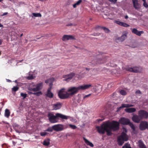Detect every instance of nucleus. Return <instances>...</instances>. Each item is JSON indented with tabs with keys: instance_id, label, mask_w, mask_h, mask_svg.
Segmentation results:
<instances>
[{
	"instance_id": "1",
	"label": "nucleus",
	"mask_w": 148,
	"mask_h": 148,
	"mask_svg": "<svg viewBox=\"0 0 148 148\" xmlns=\"http://www.w3.org/2000/svg\"><path fill=\"white\" fill-rule=\"evenodd\" d=\"M96 128L99 133L103 134L106 131L108 136H110L112 134V130L116 131L119 129V123L115 121H113L112 122L107 121L101 126L97 127Z\"/></svg>"
},
{
	"instance_id": "2",
	"label": "nucleus",
	"mask_w": 148,
	"mask_h": 148,
	"mask_svg": "<svg viewBox=\"0 0 148 148\" xmlns=\"http://www.w3.org/2000/svg\"><path fill=\"white\" fill-rule=\"evenodd\" d=\"M92 87V85L91 84L80 85L77 87H71L68 88L67 92L69 96H73L77 94L79 90H85Z\"/></svg>"
},
{
	"instance_id": "3",
	"label": "nucleus",
	"mask_w": 148,
	"mask_h": 148,
	"mask_svg": "<svg viewBox=\"0 0 148 148\" xmlns=\"http://www.w3.org/2000/svg\"><path fill=\"white\" fill-rule=\"evenodd\" d=\"M48 117L50 122L52 123H55L58 122V118H60L62 119H67L70 116H67L59 113H56L55 115L52 113H49Z\"/></svg>"
},
{
	"instance_id": "4",
	"label": "nucleus",
	"mask_w": 148,
	"mask_h": 148,
	"mask_svg": "<svg viewBox=\"0 0 148 148\" xmlns=\"http://www.w3.org/2000/svg\"><path fill=\"white\" fill-rule=\"evenodd\" d=\"M119 122L122 125H129L134 131L135 130V127L132 123L130 122L129 120L128 119L124 117L121 118L119 119Z\"/></svg>"
},
{
	"instance_id": "5",
	"label": "nucleus",
	"mask_w": 148,
	"mask_h": 148,
	"mask_svg": "<svg viewBox=\"0 0 148 148\" xmlns=\"http://www.w3.org/2000/svg\"><path fill=\"white\" fill-rule=\"evenodd\" d=\"M128 140V137L126 134L124 132H122L121 135L118 138V142L119 145H122L125 141Z\"/></svg>"
},
{
	"instance_id": "6",
	"label": "nucleus",
	"mask_w": 148,
	"mask_h": 148,
	"mask_svg": "<svg viewBox=\"0 0 148 148\" xmlns=\"http://www.w3.org/2000/svg\"><path fill=\"white\" fill-rule=\"evenodd\" d=\"M64 89L60 90L58 93V95L61 99H66L69 98L70 96L68 92H64Z\"/></svg>"
},
{
	"instance_id": "7",
	"label": "nucleus",
	"mask_w": 148,
	"mask_h": 148,
	"mask_svg": "<svg viewBox=\"0 0 148 148\" xmlns=\"http://www.w3.org/2000/svg\"><path fill=\"white\" fill-rule=\"evenodd\" d=\"M126 70L130 72L137 73L141 72L142 71V69L141 68L138 67H135L133 68L127 67Z\"/></svg>"
},
{
	"instance_id": "8",
	"label": "nucleus",
	"mask_w": 148,
	"mask_h": 148,
	"mask_svg": "<svg viewBox=\"0 0 148 148\" xmlns=\"http://www.w3.org/2000/svg\"><path fill=\"white\" fill-rule=\"evenodd\" d=\"M138 114L142 119L148 118V112L145 110H139L138 112Z\"/></svg>"
},
{
	"instance_id": "9",
	"label": "nucleus",
	"mask_w": 148,
	"mask_h": 148,
	"mask_svg": "<svg viewBox=\"0 0 148 148\" xmlns=\"http://www.w3.org/2000/svg\"><path fill=\"white\" fill-rule=\"evenodd\" d=\"M127 33L126 32H124L121 37H118L115 39V41L116 42H121L127 38Z\"/></svg>"
},
{
	"instance_id": "10",
	"label": "nucleus",
	"mask_w": 148,
	"mask_h": 148,
	"mask_svg": "<svg viewBox=\"0 0 148 148\" xmlns=\"http://www.w3.org/2000/svg\"><path fill=\"white\" fill-rule=\"evenodd\" d=\"M148 123L146 121H142L140 124L139 128L140 129L142 130H145L148 128Z\"/></svg>"
},
{
	"instance_id": "11",
	"label": "nucleus",
	"mask_w": 148,
	"mask_h": 148,
	"mask_svg": "<svg viewBox=\"0 0 148 148\" xmlns=\"http://www.w3.org/2000/svg\"><path fill=\"white\" fill-rule=\"evenodd\" d=\"M74 73H72L68 75H64L63 76V78H64V81H69L72 79V77L75 75Z\"/></svg>"
},
{
	"instance_id": "12",
	"label": "nucleus",
	"mask_w": 148,
	"mask_h": 148,
	"mask_svg": "<svg viewBox=\"0 0 148 148\" xmlns=\"http://www.w3.org/2000/svg\"><path fill=\"white\" fill-rule=\"evenodd\" d=\"M43 84L42 83H40L37 84L36 87L33 88H31L30 90L34 92H36L41 89L42 87Z\"/></svg>"
},
{
	"instance_id": "13",
	"label": "nucleus",
	"mask_w": 148,
	"mask_h": 148,
	"mask_svg": "<svg viewBox=\"0 0 148 148\" xmlns=\"http://www.w3.org/2000/svg\"><path fill=\"white\" fill-rule=\"evenodd\" d=\"M54 130L56 131H60L62 130L63 129V126L61 124L54 125L52 126Z\"/></svg>"
},
{
	"instance_id": "14",
	"label": "nucleus",
	"mask_w": 148,
	"mask_h": 148,
	"mask_svg": "<svg viewBox=\"0 0 148 148\" xmlns=\"http://www.w3.org/2000/svg\"><path fill=\"white\" fill-rule=\"evenodd\" d=\"M53 85V84L51 83L49 85L50 87L48 89L47 93L46 94V96L50 98H52L53 97V95L51 92V90Z\"/></svg>"
},
{
	"instance_id": "15",
	"label": "nucleus",
	"mask_w": 148,
	"mask_h": 148,
	"mask_svg": "<svg viewBox=\"0 0 148 148\" xmlns=\"http://www.w3.org/2000/svg\"><path fill=\"white\" fill-rule=\"evenodd\" d=\"M74 36L70 35H64L63 36L62 40L63 41H66L74 39Z\"/></svg>"
},
{
	"instance_id": "16",
	"label": "nucleus",
	"mask_w": 148,
	"mask_h": 148,
	"mask_svg": "<svg viewBox=\"0 0 148 148\" xmlns=\"http://www.w3.org/2000/svg\"><path fill=\"white\" fill-rule=\"evenodd\" d=\"M133 5L136 10H138L140 8V5L138 3L137 0H132Z\"/></svg>"
},
{
	"instance_id": "17",
	"label": "nucleus",
	"mask_w": 148,
	"mask_h": 148,
	"mask_svg": "<svg viewBox=\"0 0 148 148\" xmlns=\"http://www.w3.org/2000/svg\"><path fill=\"white\" fill-rule=\"evenodd\" d=\"M132 120L135 122L136 123H139L140 121L142 119L140 116L138 115H134L132 118Z\"/></svg>"
},
{
	"instance_id": "18",
	"label": "nucleus",
	"mask_w": 148,
	"mask_h": 148,
	"mask_svg": "<svg viewBox=\"0 0 148 148\" xmlns=\"http://www.w3.org/2000/svg\"><path fill=\"white\" fill-rule=\"evenodd\" d=\"M132 31L133 33L138 36H140L141 34L143 33V31H139L136 28H133Z\"/></svg>"
},
{
	"instance_id": "19",
	"label": "nucleus",
	"mask_w": 148,
	"mask_h": 148,
	"mask_svg": "<svg viewBox=\"0 0 148 148\" xmlns=\"http://www.w3.org/2000/svg\"><path fill=\"white\" fill-rule=\"evenodd\" d=\"M62 106L61 103H58L53 105V109L54 110H57L60 109Z\"/></svg>"
},
{
	"instance_id": "20",
	"label": "nucleus",
	"mask_w": 148,
	"mask_h": 148,
	"mask_svg": "<svg viewBox=\"0 0 148 148\" xmlns=\"http://www.w3.org/2000/svg\"><path fill=\"white\" fill-rule=\"evenodd\" d=\"M134 106V105L132 104H122L121 106L119 108L120 109L124 108H128L130 107H133Z\"/></svg>"
},
{
	"instance_id": "21",
	"label": "nucleus",
	"mask_w": 148,
	"mask_h": 148,
	"mask_svg": "<svg viewBox=\"0 0 148 148\" xmlns=\"http://www.w3.org/2000/svg\"><path fill=\"white\" fill-rule=\"evenodd\" d=\"M83 139L85 143L87 145H89L92 147H93L94 145L92 143L89 141L84 137L83 138Z\"/></svg>"
},
{
	"instance_id": "22",
	"label": "nucleus",
	"mask_w": 148,
	"mask_h": 148,
	"mask_svg": "<svg viewBox=\"0 0 148 148\" xmlns=\"http://www.w3.org/2000/svg\"><path fill=\"white\" fill-rule=\"evenodd\" d=\"M136 111V109L134 108H127L125 109V111L128 113H132L135 112Z\"/></svg>"
},
{
	"instance_id": "23",
	"label": "nucleus",
	"mask_w": 148,
	"mask_h": 148,
	"mask_svg": "<svg viewBox=\"0 0 148 148\" xmlns=\"http://www.w3.org/2000/svg\"><path fill=\"white\" fill-rule=\"evenodd\" d=\"M10 112L9 110L6 109L5 110L4 115L5 117L7 118H8L10 115Z\"/></svg>"
},
{
	"instance_id": "24",
	"label": "nucleus",
	"mask_w": 148,
	"mask_h": 148,
	"mask_svg": "<svg viewBox=\"0 0 148 148\" xmlns=\"http://www.w3.org/2000/svg\"><path fill=\"white\" fill-rule=\"evenodd\" d=\"M35 77V76H34L32 74H29L28 76L26 77L25 78L28 80H31L34 79Z\"/></svg>"
},
{
	"instance_id": "25",
	"label": "nucleus",
	"mask_w": 148,
	"mask_h": 148,
	"mask_svg": "<svg viewBox=\"0 0 148 148\" xmlns=\"http://www.w3.org/2000/svg\"><path fill=\"white\" fill-rule=\"evenodd\" d=\"M54 80V79L53 78H52L46 80L45 81V83L46 84L49 83V85L51 83L52 84Z\"/></svg>"
},
{
	"instance_id": "26",
	"label": "nucleus",
	"mask_w": 148,
	"mask_h": 148,
	"mask_svg": "<svg viewBox=\"0 0 148 148\" xmlns=\"http://www.w3.org/2000/svg\"><path fill=\"white\" fill-rule=\"evenodd\" d=\"M33 16L32 17L33 18V16L35 17H41L42 16L41 14L40 13H33L32 14Z\"/></svg>"
},
{
	"instance_id": "27",
	"label": "nucleus",
	"mask_w": 148,
	"mask_h": 148,
	"mask_svg": "<svg viewBox=\"0 0 148 148\" xmlns=\"http://www.w3.org/2000/svg\"><path fill=\"white\" fill-rule=\"evenodd\" d=\"M43 144L45 146H48L49 144V140L48 139L46 140H45L43 142Z\"/></svg>"
},
{
	"instance_id": "28",
	"label": "nucleus",
	"mask_w": 148,
	"mask_h": 148,
	"mask_svg": "<svg viewBox=\"0 0 148 148\" xmlns=\"http://www.w3.org/2000/svg\"><path fill=\"white\" fill-rule=\"evenodd\" d=\"M82 1V0H79L75 3L73 5L74 8H75L77 5H79Z\"/></svg>"
},
{
	"instance_id": "29",
	"label": "nucleus",
	"mask_w": 148,
	"mask_h": 148,
	"mask_svg": "<svg viewBox=\"0 0 148 148\" xmlns=\"http://www.w3.org/2000/svg\"><path fill=\"white\" fill-rule=\"evenodd\" d=\"M138 143L139 145L140 148H145L144 144L141 141L139 140Z\"/></svg>"
},
{
	"instance_id": "30",
	"label": "nucleus",
	"mask_w": 148,
	"mask_h": 148,
	"mask_svg": "<svg viewBox=\"0 0 148 148\" xmlns=\"http://www.w3.org/2000/svg\"><path fill=\"white\" fill-rule=\"evenodd\" d=\"M81 97L80 95H78L76 98V101L78 103H79L81 100Z\"/></svg>"
},
{
	"instance_id": "31",
	"label": "nucleus",
	"mask_w": 148,
	"mask_h": 148,
	"mask_svg": "<svg viewBox=\"0 0 148 148\" xmlns=\"http://www.w3.org/2000/svg\"><path fill=\"white\" fill-rule=\"evenodd\" d=\"M18 89H19V87L17 86H14L12 88V91L15 92L17 91L18 90Z\"/></svg>"
},
{
	"instance_id": "32",
	"label": "nucleus",
	"mask_w": 148,
	"mask_h": 148,
	"mask_svg": "<svg viewBox=\"0 0 148 148\" xmlns=\"http://www.w3.org/2000/svg\"><path fill=\"white\" fill-rule=\"evenodd\" d=\"M122 148H131L130 144L126 143L123 146Z\"/></svg>"
},
{
	"instance_id": "33",
	"label": "nucleus",
	"mask_w": 148,
	"mask_h": 148,
	"mask_svg": "<svg viewBox=\"0 0 148 148\" xmlns=\"http://www.w3.org/2000/svg\"><path fill=\"white\" fill-rule=\"evenodd\" d=\"M135 94L137 95L140 96L142 94V93L139 90H137L135 92Z\"/></svg>"
},
{
	"instance_id": "34",
	"label": "nucleus",
	"mask_w": 148,
	"mask_h": 148,
	"mask_svg": "<svg viewBox=\"0 0 148 148\" xmlns=\"http://www.w3.org/2000/svg\"><path fill=\"white\" fill-rule=\"evenodd\" d=\"M34 95L36 96H39L42 94V93L41 91L38 92H34Z\"/></svg>"
},
{
	"instance_id": "35",
	"label": "nucleus",
	"mask_w": 148,
	"mask_h": 148,
	"mask_svg": "<svg viewBox=\"0 0 148 148\" xmlns=\"http://www.w3.org/2000/svg\"><path fill=\"white\" fill-rule=\"evenodd\" d=\"M121 26L125 27H128L130 26V25H129L123 22H122Z\"/></svg>"
},
{
	"instance_id": "36",
	"label": "nucleus",
	"mask_w": 148,
	"mask_h": 148,
	"mask_svg": "<svg viewBox=\"0 0 148 148\" xmlns=\"http://www.w3.org/2000/svg\"><path fill=\"white\" fill-rule=\"evenodd\" d=\"M120 93L123 95H125L126 94V92L123 90H121L120 91Z\"/></svg>"
},
{
	"instance_id": "37",
	"label": "nucleus",
	"mask_w": 148,
	"mask_h": 148,
	"mask_svg": "<svg viewBox=\"0 0 148 148\" xmlns=\"http://www.w3.org/2000/svg\"><path fill=\"white\" fill-rule=\"evenodd\" d=\"M101 59H96L95 60V62H96V64L101 63H102V62H101Z\"/></svg>"
},
{
	"instance_id": "38",
	"label": "nucleus",
	"mask_w": 148,
	"mask_h": 148,
	"mask_svg": "<svg viewBox=\"0 0 148 148\" xmlns=\"http://www.w3.org/2000/svg\"><path fill=\"white\" fill-rule=\"evenodd\" d=\"M69 126H70V127H71V128L73 129H75L77 128L76 126L74 125H72L70 124L69 125Z\"/></svg>"
},
{
	"instance_id": "39",
	"label": "nucleus",
	"mask_w": 148,
	"mask_h": 148,
	"mask_svg": "<svg viewBox=\"0 0 148 148\" xmlns=\"http://www.w3.org/2000/svg\"><path fill=\"white\" fill-rule=\"evenodd\" d=\"M21 96L22 97L23 99H25L27 97V94L26 93L21 92Z\"/></svg>"
},
{
	"instance_id": "40",
	"label": "nucleus",
	"mask_w": 148,
	"mask_h": 148,
	"mask_svg": "<svg viewBox=\"0 0 148 148\" xmlns=\"http://www.w3.org/2000/svg\"><path fill=\"white\" fill-rule=\"evenodd\" d=\"M115 23H116L117 24L121 26L122 25V22H121L119 21H115Z\"/></svg>"
},
{
	"instance_id": "41",
	"label": "nucleus",
	"mask_w": 148,
	"mask_h": 148,
	"mask_svg": "<svg viewBox=\"0 0 148 148\" xmlns=\"http://www.w3.org/2000/svg\"><path fill=\"white\" fill-rule=\"evenodd\" d=\"M103 29L106 33H108L110 32L109 30L106 27H103Z\"/></svg>"
},
{
	"instance_id": "42",
	"label": "nucleus",
	"mask_w": 148,
	"mask_h": 148,
	"mask_svg": "<svg viewBox=\"0 0 148 148\" xmlns=\"http://www.w3.org/2000/svg\"><path fill=\"white\" fill-rule=\"evenodd\" d=\"M53 129L52 127V128L49 127L47 130H46V131L52 132L53 131Z\"/></svg>"
},
{
	"instance_id": "43",
	"label": "nucleus",
	"mask_w": 148,
	"mask_h": 148,
	"mask_svg": "<svg viewBox=\"0 0 148 148\" xmlns=\"http://www.w3.org/2000/svg\"><path fill=\"white\" fill-rule=\"evenodd\" d=\"M143 2H144L143 4V6L146 8H147L148 7V5L146 3V1H145Z\"/></svg>"
},
{
	"instance_id": "44",
	"label": "nucleus",
	"mask_w": 148,
	"mask_h": 148,
	"mask_svg": "<svg viewBox=\"0 0 148 148\" xmlns=\"http://www.w3.org/2000/svg\"><path fill=\"white\" fill-rule=\"evenodd\" d=\"M47 133L45 132H41L40 133V135L41 136H44L46 135Z\"/></svg>"
},
{
	"instance_id": "45",
	"label": "nucleus",
	"mask_w": 148,
	"mask_h": 148,
	"mask_svg": "<svg viewBox=\"0 0 148 148\" xmlns=\"http://www.w3.org/2000/svg\"><path fill=\"white\" fill-rule=\"evenodd\" d=\"M100 34L99 33H93V35L95 36H99Z\"/></svg>"
},
{
	"instance_id": "46",
	"label": "nucleus",
	"mask_w": 148,
	"mask_h": 148,
	"mask_svg": "<svg viewBox=\"0 0 148 148\" xmlns=\"http://www.w3.org/2000/svg\"><path fill=\"white\" fill-rule=\"evenodd\" d=\"M8 14V12H5L3 13V14L1 15V16H3L5 15H7Z\"/></svg>"
},
{
	"instance_id": "47",
	"label": "nucleus",
	"mask_w": 148,
	"mask_h": 148,
	"mask_svg": "<svg viewBox=\"0 0 148 148\" xmlns=\"http://www.w3.org/2000/svg\"><path fill=\"white\" fill-rule=\"evenodd\" d=\"M91 95L90 94H89L88 95H85V96L83 98L84 99H85L87 97H89Z\"/></svg>"
},
{
	"instance_id": "48",
	"label": "nucleus",
	"mask_w": 148,
	"mask_h": 148,
	"mask_svg": "<svg viewBox=\"0 0 148 148\" xmlns=\"http://www.w3.org/2000/svg\"><path fill=\"white\" fill-rule=\"evenodd\" d=\"M28 93L29 94H33L34 95L33 93L32 92H30V91H28Z\"/></svg>"
},
{
	"instance_id": "49",
	"label": "nucleus",
	"mask_w": 148,
	"mask_h": 148,
	"mask_svg": "<svg viewBox=\"0 0 148 148\" xmlns=\"http://www.w3.org/2000/svg\"><path fill=\"white\" fill-rule=\"evenodd\" d=\"M2 40L1 39H0V45H1L2 44Z\"/></svg>"
},
{
	"instance_id": "50",
	"label": "nucleus",
	"mask_w": 148,
	"mask_h": 148,
	"mask_svg": "<svg viewBox=\"0 0 148 148\" xmlns=\"http://www.w3.org/2000/svg\"><path fill=\"white\" fill-rule=\"evenodd\" d=\"M128 18V16H127V15H126V16H125V19H127Z\"/></svg>"
},
{
	"instance_id": "51",
	"label": "nucleus",
	"mask_w": 148,
	"mask_h": 148,
	"mask_svg": "<svg viewBox=\"0 0 148 148\" xmlns=\"http://www.w3.org/2000/svg\"><path fill=\"white\" fill-rule=\"evenodd\" d=\"M123 130L125 132H126L127 131H126V129L125 128H123Z\"/></svg>"
},
{
	"instance_id": "52",
	"label": "nucleus",
	"mask_w": 148,
	"mask_h": 148,
	"mask_svg": "<svg viewBox=\"0 0 148 148\" xmlns=\"http://www.w3.org/2000/svg\"><path fill=\"white\" fill-rule=\"evenodd\" d=\"M72 25V24L70 23L68 25H67V26H71Z\"/></svg>"
},
{
	"instance_id": "53",
	"label": "nucleus",
	"mask_w": 148,
	"mask_h": 148,
	"mask_svg": "<svg viewBox=\"0 0 148 148\" xmlns=\"http://www.w3.org/2000/svg\"><path fill=\"white\" fill-rule=\"evenodd\" d=\"M3 25L0 23V27H3Z\"/></svg>"
},
{
	"instance_id": "54",
	"label": "nucleus",
	"mask_w": 148,
	"mask_h": 148,
	"mask_svg": "<svg viewBox=\"0 0 148 148\" xmlns=\"http://www.w3.org/2000/svg\"><path fill=\"white\" fill-rule=\"evenodd\" d=\"M114 1V3H115L117 1V0H113Z\"/></svg>"
},
{
	"instance_id": "55",
	"label": "nucleus",
	"mask_w": 148,
	"mask_h": 148,
	"mask_svg": "<svg viewBox=\"0 0 148 148\" xmlns=\"http://www.w3.org/2000/svg\"><path fill=\"white\" fill-rule=\"evenodd\" d=\"M109 1L110 2H113L114 3V1L113 0H109Z\"/></svg>"
},
{
	"instance_id": "56",
	"label": "nucleus",
	"mask_w": 148,
	"mask_h": 148,
	"mask_svg": "<svg viewBox=\"0 0 148 148\" xmlns=\"http://www.w3.org/2000/svg\"><path fill=\"white\" fill-rule=\"evenodd\" d=\"M7 80L8 81V82H10L11 80L9 79H7Z\"/></svg>"
},
{
	"instance_id": "57",
	"label": "nucleus",
	"mask_w": 148,
	"mask_h": 148,
	"mask_svg": "<svg viewBox=\"0 0 148 148\" xmlns=\"http://www.w3.org/2000/svg\"><path fill=\"white\" fill-rule=\"evenodd\" d=\"M23 34H21V35H20V36L21 37V36H23Z\"/></svg>"
},
{
	"instance_id": "58",
	"label": "nucleus",
	"mask_w": 148,
	"mask_h": 148,
	"mask_svg": "<svg viewBox=\"0 0 148 148\" xmlns=\"http://www.w3.org/2000/svg\"><path fill=\"white\" fill-rule=\"evenodd\" d=\"M16 131L17 132H19L17 130H16Z\"/></svg>"
},
{
	"instance_id": "59",
	"label": "nucleus",
	"mask_w": 148,
	"mask_h": 148,
	"mask_svg": "<svg viewBox=\"0 0 148 148\" xmlns=\"http://www.w3.org/2000/svg\"><path fill=\"white\" fill-rule=\"evenodd\" d=\"M86 70H89L88 69V68H86Z\"/></svg>"
},
{
	"instance_id": "60",
	"label": "nucleus",
	"mask_w": 148,
	"mask_h": 148,
	"mask_svg": "<svg viewBox=\"0 0 148 148\" xmlns=\"http://www.w3.org/2000/svg\"><path fill=\"white\" fill-rule=\"evenodd\" d=\"M3 1V0H0V2H1Z\"/></svg>"
},
{
	"instance_id": "61",
	"label": "nucleus",
	"mask_w": 148,
	"mask_h": 148,
	"mask_svg": "<svg viewBox=\"0 0 148 148\" xmlns=\"http://www.w3.org/2000/svg\"><path fill=\"white\" fill-rule=\"evenodd\" d=\"M10 1H13L14 0H10Z\"/></svg>"
},
{
	"instance_id": "62",
	"label": "nucleus",
	"mask_w": 148,
	"mask_h": 148,
	"mask_svg": "<svg viewBox=\"0 0 148 148\" xmlns=\"http://www.w3.org/2000/svg\"><path fill=\"white\" fill-rule=\"evenodd\" d=\"M102 120H101V119L99 120V121H102Z\"/></svg>"
},
{
	"instance_id": "63",
	"label": "nucleus",
	"mask_w": 148,
	"mask_h": 148,
	"mask_svg": "<svg viewBox=\"0 0 148 148\" xmlns=\"http://www.w3.org/2000/svg\"><path fill=\"white\" fill-rule=\"evenodd\" d=\"M75 47L76 48H77V47Z\"/></svg>"
}]
</instances>
